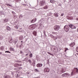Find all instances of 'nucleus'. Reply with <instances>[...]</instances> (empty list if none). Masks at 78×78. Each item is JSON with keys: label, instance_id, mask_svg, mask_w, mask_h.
Returning <instances> with one entry per match:
<instances>
[{"label": "nucleus", "instance_id": "f257e3e1", "mask_svg": "<svg viewBox=\"0 0 78 78\" xmlns=\"http://www.w3.org/2000/svg\"><path fill=\"white\" fill-rule=\"evenodd\" d=\"M69 27H70V28H71L72 29H75V28H76V27H75V26L72 24L70 25L69 26L68 25H66L64 27L65 30L66 31V32L69 31V28H70Z\"/></svg>", "mask_w": 78, "mask_h": 78}, {"label": "nucleus", "instance_id": "f03ea898", "mask_svg": "<svg viewBox=\"0 0 78 78\" xmlns=\"http://www.w3.org/2000/svg\"><path fill=\"white\" fill-rule=\"evenodd\" d=\"M59 28H60V27L57 25L54 26V29L55 31H58L59 30Z\"/></svg>", "mask_w": 78, "mask_h": 78}, {"label": "nucleus", "instance_id": "7ed1b4c3", "mask_svg": "<svg viewBox=\"0 0 78 78\" xmlns=\"http://www.w3.org/2000/svg\"><path fill=\"white\" fill-rule=\"evenodd\" d=\"M46 3H45V1H41L40 2V5L41 6H42L44 5H45Z\"/></svg>", "mask_w": 78, "mask_h": 78}, {"label": "nucleus", "instance_id": "20e7f679", "mask_svg": "<svg viewBox=\"0 0 78 78\" xmlns=\"http://www.w3.org/2000/svg\"><path fill=\"white\" fill-rule=\"evenodd\" d=\"M50 71V69L48 68H46L44 69V72L45 73V72H49Z\"/></svg>", "mask_w": 78, "mask_h": 78}, {"label": "nucleus", "instance_id": "39448f33", "mask_svg": "<svg viewBox=\"0 0 78 78\" xmlns=\"http://www.w3.org/2000/svg\"><path fill=\"white\" fill-rule=\"evenodd\" d=\"M22 65L21 64H19L17 63H15L14 64V66L15 67H18V66H22Z\"/></svg>", "mask_w": 78, "mask_h": 78}, {"label": "nucleus", "instance_id": "423d86ee", "mask_svg": "<svg viewBox=\"0 0 78 78\" xmlns=\"http://www.w3.org/2000/svg\"><path fill=\"white\" fill-rule=\"evenodd\" d=\"M8 41L9 43H12L13 42V39L12 38H9L8 39Z\"/></svg>", "mask_w": 78, "mask_h": 78}, {"label": "nucleus", "instance_id": "0eeeda50", "mask_svg": "<svg viewBox=\"0 0 78 78\" xmlns=\"http://www.w3.org/2000/svg\"><path fill=\"white\" fill-rule=\"evenodd\" d=\"M75 45V43L73 42H72L71 44H69V46L70 47H73L74 45Z\"/></svg>", "mask_w": 78, "mask_h": 78}, {"label": "nucleus", "instance_id": "6e6552de", "mask_svg": "<svg viewBox=\"0 0 78 78\" xmlns=\"http://www.w3.org/2000/svg\"><path fill=\"white\" fill-rule=\"evenodd\" d=\"M42 64L41 63L37 64V67H42Z\"/></svg>", "mask_w": 78, "mask_h": 78}, {"label": "nucleus", "instance_id": "1a4fd4ad", "mask_svg": "<svg viewBox=\"0 0 78 78\" xmlns=\"http://www.w3.org/2000/svg\"><path fill=\"white\" fill-rule=\"evenodd\" d=\"M33 34L35 36H37V32L35 31H34L33 32Z\"/></svg>", "mask_w": 78, "mask_h": 78}, {"label": "nucleus", "instance_id": "9d476101", "mask_svg": "<svg viewBox=\"0 0 78 78\" xmlns=\"http://www.w3.org/2000/svg\"><path fill=\"white\" fill-rule=\"evenodd\" d=\"M4 78H11V76L8 75H6L4 77Z\"/></svg>", "mask_w": 78, "mask_h": 78}, {"label": "nucleus", "instance_id": "9b49d317", "mask_svg": "<svg viewBox=\"0 0 78 78\" xmlns=\"http://www.w3.org/2000/svg\"><path fill=\"white\" fill-rule=\"evenodd\" d=\"M29 29L30 30H33L34 29V27L33 26H30L29 27Z\"/></svg>", "mask_w": 78, "mask_h": 78}, {"label": "nucleus", "instance_id": "f8f14e48", "mask_svg": "<svg viewBox=\"0 0 78 78\" xmlns=\"http://www.w3.org/2000/svg\"><path fill=\"white\" fill-rule=\"evenodd\" d=\"M74 70H75L76 73H78V69L76 68H74Z\"/></svg>", "mask_w": 78, "mask_h": 78}, {"label": "nucleus", "instance_id": "ddd939ff", "mask_svg": "<svg viewBox=\"0 0 78 78\" xmlns=\"http://www.w3.org/2000/svg\"><path fill=\"white\" fill-rule=\"evenodd\" d=\"M7 30V31H10L11 30V29L9 26H7L6 27Z\"/></svg>", "mask_w": 78, "mask_h": 78}, {"label": "nucleus", "instance_id": "4468645a", "mask_svg": "<svg viewBox=\"0 0 78 78\" xmlns=\"http://www.w3.org/2000/svg\"><path fill=\"white\" fill-rule=\"evenodd\" d=\"M9 49H10V51H14V50H15L14 48L12 47H10V48Z\"/></svg>", "mask_w": 78, "mask_h": 78}, {"label": "nucleus", "instance_id": "2eb2a0df", "mask_svg": "<svg viewBox=\"0 0 78 78\" xmlns=\"http://www.w3.org/2000/svg\"><path fill=\"white\" fill-rule=\"evenodd\" d=\"M19 39H20V40H21V41H22V39H23V36H21L19 37Z\"/></svg>", "mask_w": 78, "mask_h": 78}, {"label": "nucleus", "instance_id": "dca6fc26", "mask_svg": "<svg viewBox=\"0 0 78 78\" xmlns=\"http://www.w3.org/2000/svg\"><path fill=\"white\" fill-rule=\"evenodd\" d=\"M0 49L1 50H2V51H3L4 50V47L2 46H1L0 48Z\"/></svg>", "mask_w": 78, "mask_h": 78}, {"label": "nucleus", "instance_id": "f3484780", "mask_svg": "<svg viewBox=\"0 0 78 78\" xmlns=\"http://www.w3.org/2000/svg\"><path fill=\"white\" fill-rule=\"evenodd\" d=\"M54 16L55 17H58V13H55L54 14Z\"/></svg>", "mask_w": 78, "mask_h": 78}, {"label": "nucleus", "instance_id": "a211bd4d", "mask_svg": "<svg viewBox=\"0 0 78 78\" xmlns=\"http://www.w3.org/2000/svg\"><path fill=\"white\" fill-rule=\"evenodd\" d=\"M50 2L52 3H55V1L53 0H51L50 1Z\"/></svg>", "mask_w": 78, "mask_h": 78}, {"label": "nucleus", "instance_id": "6ab92c4d", "mask_svg": "<svg viewBox=\"0 0 78 78\" xmlns=\"http://www.w3.org/2000/svg\"><path fill=\"white\" fill-rule=\"evenodd\" d=\"M19 74V73L18 72H16V74L15 75L16 76H18V75Z\"/></svg>", "mask_w": 78, "mask_h": 78}, {"label": "nucleus", "instance_id": "aec40b11", "mask_svg": "<svg viewBox=\"0 0 78 78\" xmlns=\"http://www.w3.org/2000/svg\"><path fill=\"white\" fill-rule=\"evenodd\" d=\"M6 5H7L8 6H9V7H11L12 5L9 4H6Z\"/></svg>", "mask_w": 78, "mask_h": 78}, {"label": "nucleus", "instance_id": "412c9836", "mask_svg": "<svg viewBox=\"0 0 78 78\" xmlns=\"http://www.w3.org/2000/svg\"><path fill=\"white\" fill-rule=\"evenodd\" d=\"M34 71L35 72H39V70H38V69H35L34 70Z\"/></svg>", "mask_w": 78, "mask_h": 78}, {"label": "nucleus", "instance_id": "4be33fe9", "mask_svg": "<svg viewBox=\"0 0 78 78\" xmlns=\"http://www.w3.org/2000/svg\"><path fill=\"white\" fill-rule=\"evenodd\" d=\"M65 76H69V75H70V74L68 73H65Z\"/></svg>", "mask_w": 78, "mask_h": 78}, {"label": "nucleus", "instance_id": "5701e85b", "mask_svg": "<svg viewBox=\"0 0 78 78\" xmlns=\"http://www.w3.org/2000/svg\"><path fill=\"white\" fill-rule=\"evenodd\" d=\"M68 19L70 20H72V19H73V17L71 16L70 17H69Z\"/></svg>", "mask_w": 78, "mask_h": 78}, {"label": "nucleus", "instance_id": "b1692460", "mask_svg": "<svg viewBox=\"0 0 78 78\" xmlns=\"http://www.w3.org/2000/svg\"><path fill=\"white\" fill-rule=\"evenodd\" d=\"M4 21L5 22H7L8 21V20L7 19H4Z\"/></svg>", "mask_w": 78, "mask_h": 78}, {"label": "nucleus", "instance_id": "393cba45", "mask_svg": "<svg viewBox=\"0 0 78 78\" xmlns=\"http://www.w3.org/2000/svg\"><path fill=\"white\" fill-rule=\"evenodd\" d=\"M75 55L76 57H77L78 56V53H76L75 54Z\"/></svg>", "mask_w": 78, "mask_h": 78}, {"label": "nucleus", "instance_id": "a878e982", "mask_svg": "<svg viewBox=\"0 0 78 78\" xmlns=\"http://www.w3.org/2000/svg\"><path fill=\"white\" fill-rule=\"evenodd\" d=\"M44 9H47L48 8L47 5H46L43 8Z\"/></svg>", "mask_w": 78, "mask_h": 78}, {"label": "nucleus", "instance_id": "bb28decb", "mask_svg": "<svg viewBox=\"0 0 78 78\" xmlns=\"http://www.w3.org/2000/svg\"><path fill=\"white\" fill-rule=\"evenodd\" d=\"M48 53L49 54V55H51V56H52L53 54L51 53L50 52H48Z\"/></svg>", "mask_w": 78, "mask_h": 78}, {"label": "nucleus", "instance_id": "cd10ccee", "mask_svg": "<svg viewBox=\"0 0 78 78\" xmlns=\"http://www.w3.org/2000/svg\"><path fill=\"white\" fill-rule=\"evenodd\" d=\"M65 75H66L64 73L62 75V76H63V77L66 76Z\"/></svg>", "mask_w": 78, "mask_h": 78}, {"label": "nucleus", "instance_id": "c85d7f7f", "mask_svg": "<svg viewBox=\"0 0 78 78\" xmlns=\"http://www.w3.org/2000/svg\"><path fill=\"white\" fill-rule=\"evenodd\" d=\"M17 68L18 69H19V70H21V69H22V68L21 67H18Z\"/></svg>", "mask_w": 78, "mask_h": 78}, {"label": "nucleus", "instance_id": "c756f323", "mask_svg": "<svg viewBox=\"0 0 78 78\" xmlns=\"http://www.w3.org/2000/svg\"><path fill=\"white\" fill-rule=\"evenodd\" d=\"M5 53H11V52H9V51H5Z\"/></svg>", "mask_w": 78, "mask_h": 78}, {"label": "nucleus", "instance_id": "7c9ffc66", "mask_svg": "<svg viewBox=\"0 0 78 78\" xmlns=\"http://www.w3.org/2000/svg\"><path fill=\"white\" fill-rule=\"evenodd\" d=\"M14 27L15 28H16V29H18V27H17V26H14Z\"/></svg>", "mask_w": 78, "mask_h": 78}, {"label": "nucleus", "instance_id": "2f4dec72", "mask_svg": "<svg viewBox=\"0 0 78 78\" xmlns=\"http://www.w3.org/2000/svg\"><path fill=\"white\" fill-rule=\"evenodd\" d=\"M2 39H3V37H2V36H0V41L2 40Z\"/></svg>", "mask_w": 78, "mask_h": 78}, {"label": "nucleus", "instance_id": "473e14b6", "mask_svg": "<svg viewBox=\"0 0 78 78\" xmlns=\"http://www.w3.org/2000/svg\"><path fill=\"white\" fill-rule=\"evenodd\" d=\"M28 61L29 62V63H31V60H28Z\"/></svg>", "mask_w": 78, "mask_h": 78}, {"label": "nucleus", "instance_id": "72a5a7b5", "mask_svg": "<svg viewBox=\"0 0 78 78\" xmlns=\"http://www.w3.org/2000/svg\"><path fill=\"white\" fill-rule=\"evenodd\" d=\"M30 57H31V58L33 56V54H32V53H31V54L30 55Z\"/></svg>", "mask_w": 78, "mask_h": 78}, {"label": "nucleus", "instance_id": "f704fd0d", "mask_svg": "<svg viewBox=\"0 0 78 78\" xmlns=\"http://www.w3.org/2000/svg\"><path fill=\"white\" fill-rule=\"evenodd\" d=\"M50 36L51 37H52L53 38L54 37V36H53L52 35H50Z\"/></svg>", "mask_w": 78, "mask_h": 78}, {"label": "nucleus", "instance_id": "c9c22d12", "mask_svg": "<svg viewBox=\"0 0 78 78\" xmlns=\"http://www.w3.org/2000/svg\"><path fill=\"white\" fill-rule=\"evenodd\" d=\"M54 39H55V40H56V39H57V37H54Z\"/></svg>", "mask_w": 78, "mask_h": 78}, {"label": "nucleus", "instance_id": "e433bc0d", "mask_svg": "<svg viewBox=\"0 0 78 78\" xmlns=\"http://www.w3.org/2000/svg\"><path fill=\"white\" fill-rule=\"evenodd\" d=\"M31 22L32 23H34V22H35V21H34V20H32V21H31Z\"/></svg>", "mask_w": 78, "mask_h": 78}, {"label": "nucleus", "instance_id": "4c0bfd02", "mask_svg": "<svg viewBox=\"0 0 78 78\" xmlns=\"http://www.w3.org/2000/svg\"><path fill=\"white\" fill-rule=\"evenodd\" d=\"M57 33L56 32H52V34H55Z\"/></svg>", "mask_w": 78, "mask_h": 78}, {"label": "nucleus", "instance_id": "58836bf2", "mask_svg": "<svg viewBox=\"0 0 78 78\" xmlns=\"http://www.w3.org/2000/svg\"><path fill=\"white\" fill-rule=\"evenodd\" d=\"M16 62H21L19 61H18V60H17V61H16Z\"/></svg>", "mask_w": 78, "mask_h": 78}, {"label": "nucleus", "instance_id": "ea45409f", "mask_svg": "<svg viewBox=\"0 0 78 78\" xmlns=\"http://www.w3.org/2000/svg\"><path fill=\"white\" fill-rule=\"evenodd\" d=\"M62 73H64V72H65V71H64V69H62Z\"/></svg>", "mask_w": 78, "mask_h": 78}, {"label": "nucleus", "instance_id": "a19ab883", "mask_svg": "<svg viewBox=\"0 0 78 78\" xmlns=\"http://www.w3.org/2000/svg\"><path fill=\"white\" fill-rule=\"evenodd\" d=\"M65 51H66V50H68V48H65Z\"/></svg>", "mask_w": 78, "mask_h": 78}, {"label": "nucleus", "instance_id": "79ce46f5", "mask_svg": "<svg viewBox=\"0 0 78 78\" xmlns=\"http://www.w3.org/2000/svg\"><path fill=\"white\" fill-rule=\"evenodd\" d=\"M44 36H45L46 35V34H45V31H44Z\"/></svg>", "mask_w": 78, "mask_h": 78}, {"label": "nucleus", "instance_id": "37998d69", "mask_svg": "<svg viewBox=\"0 0 78 78\" xmlns=\"http://www.w3.org/2000/svg\"><path fill=\"white\" fill-rule=\"evenodd\" d=\"M33 20H34V22L35 21V22L36 21V19H33Z\"/></svg>", "mask_w": 78, "mask_h": 78}, {"label": "nucleus", "instance_id": "c03bdc74", "mask_svg": "<svg viewBox=\"0 0 78 78\" xmlns=\"http://www.w3.org/2000/svg\"><path fill=\"white\" fill-rule=\"evenodd\" d=\"M32 64H33V65H34V64H35V62H34L32 63Z\"/></svg>", "mask_w": 78, "mask_h": 78}, {"label": "nucleus", "instance_id": "a18cd8bd", "mask_svg": "<svg viewBox=\"0 0 78 78\" xmlns=\"http://www.w3.org/2000/svg\"><path fill=\"white\" fill-rule=\"evenodd\" d=\"M64 16V13H62L61 14V16Z\"/></svg>", "mask_w": 78, "mask_h": 78}, {"label": "nucleus", "instance_id": "49530a36", "mask_svg": "<svg viewBox=\"0 0 78 78\" xmlns=\"http://www.w3.org/2000/svg\"><path fill=\"white\" fill-rule=\"evenodd\" d=\"M73 72H72V73H71V75H73Z\"/></svg>", "mask_w": 78, "mask_h": 78}, {"label": "nucleus", "instance_id": "de8ad7c7", "mask_svg": "<svg viewBox=\"0 0 78 78\" xmlns=\"http://www.w3.org/2000/svg\"><path fill=\"white\" fill-rule=\"evenodd\" d=\"M20 53H22V51H20Z\"/></svg>", "mask_w": 78, "mask_h": 78}, {"label": "nucleus", "instance_id": "09e8293b", "mask_svg": "<svg viewBox=\"0 0 78 78\" xmlns=\"http://www.w3.org/2000/svg\"><path fill=\"white\" fill-rule=\"evenodd\" d=\"M2 52H0V55H2Z\"/></svg>", "mask_w": 78, "mask_h": 78}, {"label": "nucleus", "instance_id": "8fccbe9b", "mask_svg": "<svg viewBox=\"0 0 78 78\" xmlns=\"http://www.w3.org/2000/svg\"><path fill=\"white\" fill-rule=\"evenodd\" d=\"M76 20H78V18H76Z\"/></svg>", "mask_w": 78, "mask_h": 78}, {"label": "nucleus", "instance_id": "3c124183", "mask_svg": "<svg viewBox=\"0 0 78 78\" xmlns=\"http://www.w3.org/2000/svg\"><path fill=\"white\" fill-rule=\"evenodd\" d=\"M53 50H55V48H53Z\"/></svg>", "mask_w": 78, "mask_h": 78}, {"label": "nucleus", "instance_id": "603ef678", "mask_svg": "<svg viewBox=\"0 0 78 78\" xmlns=\"http://www.w3.org/2000/svg\"><path fill=\"white\" fill-rule=\"evenodd\" d=\"M28 54H26V56H28Z\"/></svg>", "mask_w": 78, "mask_h": 78}, {"label": "nucleus", "instance_id": "864d4df0", "mask_svg": "<svg viewBox=\"0 0 78 78\" xmlns=\"http://www.w3.org/2000/svg\"><path fill=\"white\" fill-rule=\"evenodd\" d=\"M21 42H23V41H21Z\"/></svg>", "mask_w": 78, "mask_h": 78}, {"label": "nucleus", "instance_id": "5fc2aeb1", "mask_svg": "<svg viewBox=\"0 0 78 78\" xmlns=\"http://www.w3.org/2000/svg\"><path fill=\"white\" fill-rule=\"evenodd\" d=\"M14 12H12V13H13Z\"/></svg>", "mask_w": 78, "mask_h": 78}, {"label": "nucleus", "instance_id": "6e6d98bb", "mask_svg": "<svg viewBox=\"0 0 78 78\" xmlns=\"http://www.w3.org/2000/svg\"><path fill=\"white\" fill-rule=\"evenodd\" d=\"M78 38V37H77Z\"/></svg>", "mask_w": 78, "mask_h": 78}]
</instances>
